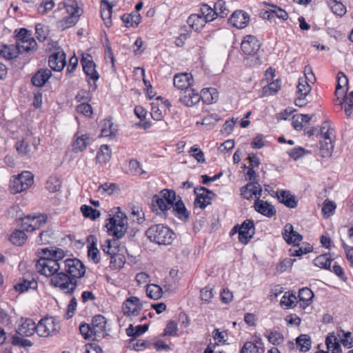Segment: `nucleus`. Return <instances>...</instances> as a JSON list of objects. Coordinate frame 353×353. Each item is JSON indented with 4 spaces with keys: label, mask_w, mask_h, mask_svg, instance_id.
I'll list each match as a JSON object with an SVG mask.
<instances>
[{
    "label": "nucleus",
    "mask_w": 353,
    "mask_h": 353,
    "mask_svg": "<svg viewBox=\"0 0 353 353\" xmlns=\"http://www.w3.org/2000/svg\"><path fill=\"white\" fill-rule=\"evenodd\" d=\"M204 25L202 23H188L184 24L180 28L179 37L176 39L175 44L178 47H182L184 44V41L189 37L190 33L192 30L195 31H201Z\"/></svg>",
    "instance_id": "obj_17"
},
{
    "label": "nucleus",
    "mask_w": 353,
    "mask_h": 353,
    "mask_svg": "<svg viewBox=\"0 0 353 353\" xmlns=\"http://www.w3.org/2000/svg\"><path fill=\"white\" fill-rule=\"evenodd\" d=\"M63 7L72 18H78L81 15L82 10L77 7L76 3H72L71 5L64 3Z\"/></svg>",
    "instance_id": "obj_57"
},
{
    "label": "nucleus",
    "mask_w": 353,
    "mask_h": 353,
    "mask_svg": "<svg viewBox=\"0 0 353 353\" xmlns=\"http://www.w3.org/2000/svg\"><path fill=\"white\" fill-rule=\"evenodd\" d=\"M274 10H264L261 12V17L264 20L272 21L275 18H279L285 21L288 18V13L283 9L276 6H273Z\"/></svg>",
    "instance_id": "obj_26"
},
{
    "label": "nucleus",
    "mask_w": 353,
    "mask_h": 353,
    "mask_svg": "<svg viewBox=\"0 0 353 353\" xmlns=\"http://www.w3.org/2000/svg\"><path fill=\"white\" fill-rule=\"evenodd\" d=\"M41 251L42 254H44V255H46L48 257H50L51 259H56L57 262L58 263L65 256L63 251L60 248H57L55 250H50L48 248H46L41 249Z\"/></svg>",
    "instance_id": "obj_46"
},
{
    "label": "nucleus",
    "mask_w": 353,
    "mask_h": 353,
    "mask_svg": "<svg viewBox=\"0 0 353 353\" xmlns=\"http://www.w3.org/2000/svg\"><path fill=\"white\" fill-rule=\"evenodd\" d=\"M90 137L87 134H81L78 136L77 134L74 135V139L72 142V151L75 153L82 152L90 144Z\"/></svg>",
    "instance_id": "obj_28"
},
{
    "label": "nucleus",
    "mask_w": 353,
    "mask_h": 353,
    "mask_svg": "<svg viewBox=\"0 0 353 353\" xmlns=\"http://www.w3.org/2000/svg\"><path fill=\"white\" fill-rule=\"evenodd\" d=\"M312 246L307 243H303L301 246L290 249V252L292 256H300L303 254H307L312 251Z\"/></svg>",
    "instance_id": "obj_53"
},
{
    "label": "nucleus",
    "mask_w": 353,
    "mask_h": 353,
    "mask_svg": "<svg viewBox=\"0 0 353 353\" xmlns=\"http://www.w3.org/2000/svg\"><path fill=\"white\" fill-rule=\"evenodd\" d=\"M145 235L150 242L159 245H168L172 244L175 234L168 226L163 224H154L145 231Z\"/></svg>",
    "instance_id": "obj_2"
},
{
    "label": "nucleus",
    "mask_w": 353,
    "mask_h": 353,
    "mask_svg": "<svg viewBox=\"0 0 353 353\" xmlns=\"http://www.w3.org/2000/svg\"><path fill=\"white\" fill-rule=\"evenodd\" d=\"M333 149L332 141L320 140V150L323 157L331 156Z\"/></svg>",
    "instance_id": "obj_49"
},
{
    "label": "nucleus",
    "mask_w": 353,
    "mask_h": 353,
    "mask_svg": "<svg viewBox=\"0 0 353 353\" xmlns=\"http://www.w3.org/2000/svg\"><path fill=\"white\" fill-rule=\"evenodd\" d=\"M106 319L101 314L95 315L92 319V330L95 338H104L106 335Z\"/></svg>",
    "instance_id": "obj_16"
},
{
    "label": "nucleus",
    "mask_w": 353,
    "mask_h": 353,
    "mask_svg": "<svg viewBox=\"0 0 353 353\" xmlns=\"http://www.w3.org/2000/svg\"><path fill=\"white\" fill-rule=\"evenodd\" d=\"M146 293L148 297L154 300H158L162 297L163 290L156 284H149L147 285Z\"/></svg>",
    "instance_id": "obj_40"
},
{
    "label": "nucleus",
    "mask_w": 353,
    "mask_h": 353,
    "mask_svg": "<svg viewBox=\"0 0 353 353\" xmlns=\"http://www.w3.org/2000/svg\"><path fill=\"white\" fill-rule=\"evenodd\" d=\"M81 63L86 75V81L90 85V89L94 91L97 88L96 81L99 79L100 75L96 70V64L92 57L89 54H83Z\"/></svg>",
    "instance_id": "obj_5"
},
{
    "label": "nucleus",
    "mask_w": 353,
    "mask_h": 353,
    "mask_svg": "<svg viewBox=\"0 0 353 353\" xmlns=\"http://www.w3.org/2000/svg\"><path fill=\"white\" fill-rule=\"evenodd\" d=\"M282 235L288 244H294V246L303 239L302 235L294 231L292 225L290 223H287L284 226L282 230ZM297 246H299L298 244Z\"/></svg>",
    "instance_id": "obj_21"
},
{
    "label": "nucleus",
    "mask_w": 353,
    "mask_h": 353,
    "mask_svg": "<svg viewBox=\"0 0 353 353\" xmlns=\"http://www.w3.org/2000/svg\"><path fill=\"white\" fill-rule=\"evenodd\" d=\"M297 347L301 352H305L311 347V339L307 334H301L296 339Z\"/></svg>",
    "instance_id": "obj_39"
},
{
    "label": "nucleus",
    "mask_w": 353,
    "mask_h": 353,
    "mask_svg": "<svg viewBox=\"0 0 353 353\" xmlns=\"http://www.w3.org/2000/svg\"><path fill=\"white\" fill-rule=\"evenodd\" d=\"M40 139L37 137H33L31 141L28 138L23 139L17 142L16 150L21 156L30 157L37 151Z\"/></svg>",
    "instance_id": "obj_11"
},
{
    "label": "nucleus",
    "mask_w": 353,
    "mask_h": 353,
    "mask_svg": "<svg viewBox=\"0 0 353 353\" xmlns=\"http://www.w3.org/2000/svg\"><path fill=\"white\" fill-rule=\"evenodd\" d=\"M39 259L37 260L36 264V269L37 272L47 277L51 278L58 272L61 268V264L57 262L56 259H51L41 252H38Z\"/></svg>",
    "instance_id": "obj_6"
},
{
    "label": "nucleus",
    "mask_w": 353,
    "mask_h": 353,
    "mask_svg": "<svg viewBox=\"0 0 353 353\" xmlns=\"http://www.w3.org/2000/svg\"><path fill=\"white\" fill-rule=\"evenodd\" d=\"M260 48L261 43L254 36L247 35L243 38L241 49L243 54L248 56L245 59L246 65L256 67L262 63V60L257 54Z\"/></svg>",
    "instance_id": "obj_1"
},
{
    "label": "nucleus",
    "mask_w": 353,
    "mask_h": 353,
    "mask_svg": "<svg viewBox=\"0 0 353 353\" xmlns=\"http://www.w3.org/2000/svg\"><path fill=\"white\" fill-rule=\"evenodd\" d=\"M328 4L333 13L337 16L342 17L347 12L345 6L341 2V0H329Z\"/></svg>",
    "instance_id": "obj_44"
},
{
    "label": "nucleus",
    "mask_w": 353,
    "mask_h": 353,
    "mask_svg": "<svg viewBox=\"0 0 353 353\" xmlns=\"http://www.w3.org/2000/svg\"><path fill=\"white\" fill-rule=\"evenodd\" d=\"M160 197L165 199L168 205H173L176 200V193L172 190L163 189L159 194Z\"/></svg>",
    "instance_id": "obj_55"
},
{
    "label": "nucleus",
    "mask_w": 353,
    "mask_h": 353,
    "mask_svg": "<svg viewBox=\"0 0 353 353\" xmlns=\"http://www.w3.org/2000/svg\"><path fill=\"white\" fill-rule=\"evenodd\" d=\"M152 210L157 211V214H161L170 209L172 205H168L165 199L160 197L159 195H154L152 199Z\"/></svg>",
    "instance_id": "obj_33"
},
{
    "label": "nucleus",
    "mask_w": 353,
    "mask_h": 353,
    "mask_svg": "<svg viewBox=\"0 0 353 353\" xmlns=\"http://www.w3.org/2000/svg\"><path fill=\"white\" fill-rule=\"evenodd\" d=\"M19 54V49L17 45H3L0 48V55L6 59L10 60L17 57Z\"/></svg>",
    "instance_id": "obj_35"
},
{
    "label": "nucleus",
    "mask_w": 353,
    "mask_h": 353,
    "mask_svg": "<svg viewBox=\"0 0 353 353\" xmlns=\"http://www.w3.org/2000/svg\"><path fill=\"white\" fill-rule=\"evenodd\" d=\"M117 130L114 127V123L110 119H103V128L101 130V136L112 139L115 137Z\"/></svg>",
    "instance_id": "obj_36"
},
{
    "label": "nucleus",
    "mask_w": 353,
    "mask_h": 353,
    "mask_svg": "<svg viewBox=\"0 0 353 353\" xmlns=\"http://www.w3.org/2000/svg\"><path fill=\"white\" fill-rule=\"evenodd\" d=\"M313 296V292L308 288H303L299 292V301L305 302L307 304L312 300Z\"/></svg>",
    "instance_id": "obj_60"
},
{
    "label": "nucleus",
    "mask_w": 353,
    "mask_h": 353,
    "mask_svg": "<svg viewBox=\"0 0 353 353\" xmlns=\"http://www.w3.org/2000/svg\"><path fill=\"white\" fill-rule=\"evenodd\" d=\"M54 6V2L52 0H43L37 10L39 13L44 14L51 10Z\"/></svg>",
    "instance_id": "obj_61"
},
{
    "label": "nucleus",
    "mask_w": 353,
    "mask_h": 353,
    "mask_svg": "<svg viewBox=\"0 0 353 353\" xmlns=\"http://www.w3.org/2000/svg\"><path fill=\"white\" fill-rule=\"evenodd\" d=\"M110 264L114 269H120L123 268L125 264L124 257L121 254L116 253L110 258Z\"/></svg>",
    "instance_id": "obj_62"
},
{
    "label": "nucleus",
    "mask_w": 353,
    "mask_h": 353,
    "mask_svg": "<svg viewBox=\"0 0 353 353\" xmlns=\"http://www.w3.org/2000/svg\"><path fill=\"white\" fill-rule=\"evenodd\" d=\"M87 241L90 243L88 252V257L95 264H97L100 262L99 250L97 247V239L96 236L91 234L88 236Z\"/></svg>",
    "instance_id": "obj_27"
},
{
    "label": "nucleus",
    "mask_w": 353,
    "mask_h": 353,
    "mask_svg": "<svg viewBox=\"0 0 353 353\" xmlns=\"http://www.w3.org/2000/svg\"><path fill=\"white\" fill-rule=\"evenodd\" d=\"M143 309V304L137 296H130L123 303L122 310L126 316H137Z\"/></svg>",
    "instance_id": "obj_13"
},
{
    "label": "nucleus",
    "mask_w": 353,
    "mask_h": 353,
    "mask_svg": "<svg viewBox=\"0 0 353 353\" xmlns=\"http://www.w3.org/2000/svg\"><path fill=\"white\" fill-rule=\"evenodd\" d=\"M54 233L51 229L43 230L39 233L37 243L39 245H46L52 243L54 239Z\"/></svg>",
    "instance_id": "obj_42"
},
{
    "label": "nucleus",
    "mask_w": 353,
    "mask_h": 353,
    "mask_svg": "<svg viewBox=\"0 0 353 353\" xmlns=\"http://www.w3.org/2000/svg\"><path fill=\"white\" fill-rule=\"evenodd\" d=\"M281 90V82L276 80L263 88V96L275 94Z\"/></svg>",
    "instance_id": "obj_48"
},
{
    "label": "nucleus",
    "mask_w": 353,
    "mask_h": 353,
    "mask_svg": "<svg viewBox=\"0 0 353 353\" xmlns=\"http://www.w3.org/2000/svg\"><path fill=\"white\" fill-rule=\"evenodd\" d=\"M102 250L107 254L110 256L114 255L116 253L119 252L118 250V242L117 240L113 239H106L104 242L101 245Z\"/></svg>",
    "instance_id": "obj_37"
},
{
    "label": "nucleus",
    "mask_w": 353,
    "mask_h": 353,
    "mask_svg": "<svg viewBox=\"0 0 353 353\" xmlns=\"http://www.w3.org/2000/svg\"><path fill=\"white\" fill-rule=\"evenodd\" d=\"M105 226L110 234L118 239H121L128 229L127 217L124 213L118 212L108 219Z\"/></svg>",
    "instance_id": "obj_3"
},
{
    "label": "nucleus",
    "mask_w": 353,
    "mask_h": 353,
    "mask_svg": "<svg viewBox=\"0 0 353 353\" xmlns=\"http://www.w3.org/2000/svg\"><path fill=\"white\" fill-rule=\"evenodd\" d=\"M37 333L41 337L52 335L59 329V325L56 323V319L54 317L41 319L37 323Z\"/></svg>",
    "instance_id": "obj_9"
},
{
    "label": "nucleus",
    "mask_w": 353,
    "mask_h": 353,
    "mask_svg": "<svg viewBox=\"0 0 353 353\" xmlns=\"http://www.w3.org/2000/svg\"><path fill=\"white\" fill-rule=\"evenodd\" d=\"M241 195L245 199H251L253 196L260 198L262 193V188L257 182H250L241 188Z\"/></svg>",
    "instance_id": "obj_19"
},
{
    "label": "nucleus",
    "mask_w": 353,
    "mask_h": 353,
    "mask_svg": "<svg viewBox=\"0 0 353 353\" xmlns=\"http://www.w3.org/2000/svg\"><path fill=\"white\" fill-rule=\"evenodd\" d=\"M200 100V94L193 88H189L181 92L180 101L187 107H192Z\"/></svg>",
    "instance_id": "obj_18"
},
{
    "label": "nucleus",
    "mask_w": 353,
    "mask_h": 353,
    "mask_svg": "<svg viewBox=\"0 0 353 353\" xmlns=\"http://www.w3.org/2000/svg\"><path fill=\"white\" fill-rule=\"evenodd\" d=\"M254 207L255 210L263 216L271 218L276 214V209L274 206L268 201L260 199L256 197L254 201Z\"/></svg>",
    "instance_id": "obj_20"
},
{
    "label": "nucleus",
    "mask_w": 353,
    "mask_h": 353,
    "mask_svg": "<svg viewBox=\"0 0 353 353\" xmlns=\"http://www.w3.org/2000/svg\"><path fill=\"white\" fill-rule=\"evenodd\" d=\"M339 332L342 334L344 339H341V343L345 347L351 348L353 347V336L351 332H345L343 330L340 329Z\"/></svg>",
    "instance_id": "obj_58"
},
{
    "label": "nucleus",
    "mask_w": 353,
    "mask_h": 353,
    "mask_svg": "<svg viewBox=\"0 0 353 353\" xmlns=\"http://www.w3.org/2000/svg\"><path fill=\"white\" fill-rule=\"evenodd\" d=\"M213 296V289L211 288L205 287L200 291V297L204 303H208Z\"/></svg>",
    "instance_id": "obj_64"
},
{
    "label": "nucleus",
    "mask_w": 353,
    "mask_h": 353,
    "mask_svg": "<svg viewBox=\"0 0 353 353\" xmlns=\"http://www.w3.org/2000/svg\"><path fill=\"white\" fill-rule=\"evenodd\" d=\"M51 70L48 68L39 69L32 77L31 81L36 87H43L51 77Z\"/></svg>",
    "instance_id": "obj_25"
},
{
    "label": "nucleus",
    "mask_w": 353,
    "mask_h": 353,
    "mask_svg": "<svg viewBox=\"0 0 353 353\" xmlns=\"http://www.w3.org/2000/svg\"><path fill=\"white\" fill-rule=\"evenodd\" d=\"M193 77L190 73H179L174 75L173 84L181 90L189 88L193 83Z\"/></svg>",
    "instance_id": "obj_23"
},
{
    "label": "nucleus",
    "mask_w": 353,
    "mask_h": 353,
    "mask_svg": "<svg viewBox=\"0 0 353 353\" xmlns=\"http://www.w3.org/2000/svg\"><path fill=\"white\" fill-rule=\"evenodd\" d=\"M34 183L33 174L25 171L10 181V189L12 194L19 193L28 189Z\"/></svg>",
    "instance_id": "obj_8"
},
{
    "label": "nucleus",
    "mask_w": 353,
    "mask_h": 353,
    "mask_svg": "<svg viewBox=\"0 0 353 353\" xmlns=\"http://www.w3.org/2000/svg\"><path fill=\"white\" fill-rule=\"evenodd\" d=\"M64 270L66 273L72 278L79 279L84 276L85 273V267L84 264L78 259H68L63 261Z\"/></svg>",
    "instance_id": "obj_10"
},
{
    "label": "nucleus",
    "mask_w": 353,
    "mask_h": 353,
    "mask_svg": "<svg viewBox=\"0 0 353 353\" xmlns=\"http://www.w3.org/2000/svg\"><path fill=\"white\" fill-rule=\"evenodd\" d=\"M112 12V6L108 1L102 0L101 1V16L103 21L108 20L111 18Z\"/></svg>",
    "instance_id": "obj_50"
},
{
    "label": "nucleus",
    "mask_w": 353,
    "mask_h": 353,
    "mask_svg": "<svg viewBox=\"0 0 353 353\" xmlns=\"http://www.w3.org/2000/svg\"><path fill=\"white\" fill-rule=\"evenodd\" d=\"M336 205L335 202L330 200H325L322 208V212L324 215L330 216L335 210Z\"/></svg>",
    "instance_id": "obj_63"
},
{
    "label": "nucleus",
    "mask_w": 353,
    "mask_h": 353,
    "mask_svg": "<svg viewBox=\"0 0 353 353\" xmlns=\"http://www.w3.org/2000/svg\"><path fill=\"white\" fill-rule=\"evenodd\" d=\"M276 197L279 202L289 208H295L297 206L295 196L289 190H281L277 192Z\"/></svg>",
    "instance_id": "obj_29"
},
{
    "label": "nucleus",
    "mask_w": 353,
    "mask_h": 353,
    "mask_svg": "<svg viewBox=\"0 0 353 353\" xmlns=\"http://www.w3.org/2000/svg\"><path fill=\"white\" fill-rule=\"evenodd\" d=\"M65 64V54L62 51L54 52L49 57V67L54 71H61Z\"/></svg>",
    "instance_id": "obj_22"
},
{
    "label": "nucleus",
    "mask_w": 353,
    "mask_h": 353,
    "mask_svg": "<svg viewBox=\"0 0 353 353\" xmlns=\"http://www.w3.org/2000/svg\"><path fill=\"white\" fill-rule=\"evenodd\" d=\"M269 342L274 345H278L283 342L284 338L281 333L279 332H270L266 336Z\"/></svg>",
    "instance_id": "obj_59"
},
{
    "label": "nucleus",
    "mask_w": 353,
    "mask_h": 353,
    "mask_svg": "<svg viewBox=\"0 0 353 353\" xmlns=\"http://www.w3.org/2000/svg\"><path fill=\"white\" fill-rule=\"evenodd\" d=\"M194 192L196 194L194 204L201 209H205L208 205L211 204L212 200L216 196L212 190L203 186L195 188Z\"/></svg>",
    "instance_id": "obj_12"
},
{
    "label": "nucleus",
    "mask_w": 353,
    "mask_h": 353,
    "mask_svg": "<svg viewBox=\"0 0 353 353\" xmlns=\"http://www.w3.org/2000/svg\"><path fill=\"white\" fill-rule=\"evenodd\" d=\"M10 242L18 246H21L25 243L27 236L23 230H16L10 236Z\"/></svg>",
    "instance_id": "obj_38"
},
{
    "label": "nucleus",
    "mask_w": 353,
    "mask_h": 353,
    "mask_svg": "<svg viewBox=\"0 0 353 353\" xmlns=\"http://www.w3.org/2000/svg\"><path fill=\"white\" fill-rule=\"evenodd\" d=\"M81 212L85 218H89L92 220H96L101 215V213L99 210L94 209L92 207L87 205H81Z\"/></svg>",
    "instance_id": "obj_45"
},
{
    "label": "nucleus",
    "mask_w": 353,
    "mask_h": 353,
    "mask_svg": "<svg viewBox=\"0 0 353 353\" xmlns=\"http://www.w3.org/2000/svg\"><path fill=\"white\" fill-rule=\"evenodd\" d=\"M201 12L205 19V22H212L216 17H225L229 13V10L226 8L225 2L223 0H218L214 3V8L207 4L202 5Z\"/></svg>",
    "instance_id": "obj_7"
},
{
    "label": "nucleus",
    "mask_w": 353,
    "mask_h": 353,
    "mask_svg": "<svg viewBox=\"0 0 353 353\" xmlns=\"http://www.w3.org/2000/svg\"><path fill=\"white\" fill-rule=\"evenodd\" d=\"M60 187V181L56 176H50L46 183V188L50 192L58 191Z\"/></svg>",
    "instance_id": "obj_56"
},
{
    "label": "nucleus",
    "mask_w": 353,
    "mask_h": 353,
    "mask_svg": "<svg viewBox=\"0 0 353 353\" xmlns=\"http://www.w3.org/2000/svg\"><path fill=\"white\" fill-rule=\"evenodd\" d=\"M332 259L328 256L327 254H321L318 256L314 259V264L321 268L330 270L331 267V262Z\"/></svg>",
    "instance_id": "obj_43"
},
{
    "label": "nucleus",
    "mask_w": 353,
    "mask_h": 353,
    "mask_svg": "<svg viewBox=\"0 0 353 353\" xmlns=\"http://www.w3.org/2000/svg\"><path fill=\"white\" fill-rule=\"evenodd\" d=\"M16 45L19 49V54L33 52L35 51L37 48V43L34 39H29L28 40H24L23 41H18Z\"/></svg>",
    "instance_id": "obj_34"
},
{
    "label": "nucleus",
    "mask_w": 353,
    "mask_h": 353,
    "mask_svg": "<svg viewBox=\"0 0 353 353\" xmlns=\"http://www.w3.org/2000/svg\"><path fill=\"white\" fill-rule=\"evenodd\" d=\"M175 216L184 221H187L189 219V212L187 210L183 201L180 198L178 201H176L175 203L172 206Z\"/></svg>",
    "instance_id": "obj_31"
},
{
    "label": "nucleus",
    "mask_w": 353,
    "mask_h": 353,
    "mask_svg": "<svg viewBox=\"0 0 353 353\" xmlns=\"http://www.w3.org/2000/svg\"><path fill=\"white\" fill-rule=\"evenodd\" d=\"M37 282L34 279H19V281L14 285L17 291L21 293L28 291L29 289L35 290L37 288Z\"/></svg>",
    "instance_id": "obj_32"
},
{
    "label": "nucleus",
    "mask_w": 353,
    "mask_h": 353,
    "mask_svg": "<svg viewBox=\"0 0 353 353\" xmlns=\"http://www.w3.org/2000/svg\"><path fill=\"white\" fill-rule=\"evenodd\" d=\"M307 81L312 82V79L309 78L306 74L305 77L299 78L296 92H302L306 94H309V93L311 92L312 88L308 83Z\"/></svg>",
    "instance_id": "obj_47"
},
{
    "label": "nucleus",
    "mask_w": 353,
    "mask_h": 353,
    "mask_svg": "<svg viewBox=\"0 0 353 353\" xmlns=\"http://www.w3.org/2000/svg\"><path fill=\"white\" fill-rule=\"evenodd\" d=\"M22 322L17 330L16 334L22 336H30L37 332V325L31 319H21Z\"/></svg>",
    "instance_id": "obj_24"
},
{
    "label": "nucleus",
    "mask_w": 353,
    "mask_h": 353,
    "mask_svg": "<svg viewBox=\"0 0 353 353\" xmlns=\"http://www.w3.org/2000/svg\"><path fill=\"white\" fill-rule=\"evenodd\" d=\"M255 232L254 221L250 219L244 221L240 225L239 241L243 244H247Z\"/></svg>",
    "instance_id": "obj_15"
},
{
    "label": "nucleus",
    "mask_w": 353,
    "mask_h": 353,
    "mask_svg": "<svg viewBox=\"0 0 353 353\" xmlns=\"http://www.w3.org/2000/svg\"><path fill=\"white\" fill-rule=\"evenodd\" d=\"M46 222V216L42 214L37 216L28 215L21 219L22 227L27 232L34 231L39 229Z\"/></svg>",
    "instance_id": "obj_14"
},
{
    "label": "nucleus",
    "mask_w": 353,
    "mask_h": 353,
    "mask_svg": "<svg viewBox=\"0 0 353 353\" xmlns=\"http://www.w3.org/2000/svg\"><path fill=\"white\" fill-rule=\"evenodd\" d=\"M200 97L204 103L211 104L218 100L219 92L217 90L214 88H203L201 90Z\"/></svg>",
    "instance_id": "obj_30"
},
{
    "label": "nucleus",
    "mask_w": 353,
    "mask_h": 353,
    "mask_svg": "<svg viewBox=\"0 0 353 353\" xmlns=\"http://www.w3.org/2000/svg\"><path fill=\"white\" fill-rule=\"evenodd\" d=\"M36 35L38 40L44 41L49 35V29L44 23H36Z\"/></svg>",
    "instance_id": "obj_52"
},
{
    "label": "nucleus",
    "mask_w": 353,
    "mask_h": 353,
    "mask_svg": "<svg viewBox=\"0 0 353 353\" xmlns=\"http://www.w3.org/2000/svg\"><path fill=\"white\" fill-rule=\"evenodd\" d=\"M111 150L108 145H102L97 155V160L99 163H106L111 159Z\"/></svg>",
    "instance_id": "obj_41"
},
{
    "label": "nucleus",
    "mask_w": 353,
    "mask_h": 353,
    "mask_svg": "<svg viewBox=\"0 0 353 353\" xmlns=\"http://www.w3.org/2000/svg\"><path fill=\"white\" fill-rule=\"evenodd\" d=\"M129 168L132 175L142 176L146 174V172L141 167V163L137 159H131L129 161Z\"/></svg>",
    "instance_id": "obj_54"
},
{
    "label": "nucleus",
    "mask_w": 353,
    "mask_h": 353,
    "mask_svg": "<svg viewBox=\"0 0 353 353\" xmlns=\"http://www.w3.org/2000/svg\"><path fill=\"white\" fill-rule=\"evenodd\" d=\"M23 337L24 336H22L18 334H15L12 337V344L14 346H19L21 347L32 346L33 343L30 340L24 339Z\"/></svg>",
    "instance_id": "obj_51"
},
{
    "label": "nucleus",
    "mask_w": 353,
    "mask_h": 353,
    "mask_svg": "<svg viewBox=\"0 0 353 353\" xmlns=\"http://www.w3.org/2000/svg\"><path fill=\"white\" fill-rule=\"evenodd\" d=\"M51 285L59 288L60 290L71 295L77 286V280L65 272L55 274L50 279Z\"/></svg>",
    "instance_id": "obj_4"
}]
</instances>
